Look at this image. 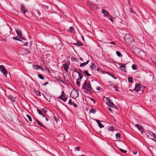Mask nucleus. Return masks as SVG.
Wrapping results in <instances>:
<instances>
[{"label":"nucleus","instance_id":"62","mask_svg":"<svg viewBox=\"0 0 156 156\" xmlns=\"http://www.w3.org/2000/svg\"><path fill=\"white\" fill-rule=\"evenodd\" d=\"M49 83L48 82L45 83L44 84H42L43 86H45L46 85H47Z\"/></svg>","mask_w":156,"mask_h":156},{"label":"nucleus","instance_id":"48","mask_svg":"<svg viewBox=\"0 0 156 156\" xmlns=\"http://www.w3.org/2000/svg\"><path fill=\"white\" fill-rule=\"evenodd\" d=\"M72 105H73V106L75 108H77L78 106V105L76 104L74 102H73Z\"/></svg>","mask_w":156,"mask_h":156},{"label":"nucleus","instance_id":"6","mask_svg":"<svg viewBox=\"0 0 156 156\" xmlns=\"http://www.w3.org/2000/svg\"><path fill=\"white\" fill-rule=\"evenodd\" d=\"M21 6L20 10L22 13L25 14L26 13L28 12L27 10L25 8L23 5L22 4Z\"/></svg>","mask_w":156,"mask_h":156},{"label":"nucleus","instance_id":"15","mask_svg":"<svg viewBox=\"0 0 156 156\" xmlns=\"http://www.w3.org/2000/svg\"><path fill=\"white\" fill-rule=\"evenodd\" d=\"M101 12L104 15V16H108L109 15L107 11L105 10H102Z\"/></svg>","mask_w":156,"mask_h":156},{"label":"nucleus","instance_id":"33","mask_svg":"<svg viewBox=\"0 0 156 156\" xmlns=\"http://www.w3.org/2000/svg\"><path fill=\"white\" fill-rule=\"evenodd\" d=\"M12 38L14 40H17L18 41H22V40H20V39H18V37H12Z\"/></svg>","mask_w":156,"mask_h":156},{"label":"nucleus","instance_id":"43","mask_svg":"<svg viewBox=\"0 0 156 156\" xmlns=\"http://www.w3.org/2000/svg\"><path fill=\"white\" fill-rule=\"evenodd\" d=\"M43 8L44 9L47 10L48 9L49 6L46 5H44L43 6Z\"/></svg>","mask_w":156,"mask_h":156},{"label":"nucleus","instance_id":"45","mask_svg":"<svg viewBox=\"0 0 156 156\" xmlns=\"http://www.w3.org/2000/svg\"><path fill=\"white\" fill-rule=\"evenodd\" d=\"M41 14V12L39 11H37L36 12V15L37 16H40Z\"/></svg>","mask_w":156,"mask_h":156},{"label":"nucleus","instance_id":"17","mask_svg":"<svg viewBox=\"0 0 156 156\" xmlns=\"http://www.w3.org/2000/svg\"><path fill=\"white\" fill-rule=\"evenodd\" d=\"M63 65L64 70L66 72H68V69L69 67L68 64H64Z\"/></svg>","mask_w":156,"mask_h":156},{"label":"nucleus","instance_id":"58","mask_svg":"<svg viewBox=\"0 0 156 156\" xmlns=\"http://www.w3.org/2000/svg\"><path fill=\"white\" fill-rule=\"evenodd\" d=\"M71 60L73 62H74L76 60V58L74 57H73V58L71 59Z\"/></svg>","mask_w":156,"mask_h":156},{"label":"nucleus","instance_id":"31","mask_svg":"<svg viewBox=\"0 0 156 156\" xmlns=\"http://www.w3.org/2000/svg\"><path fill=\"white\" fill-rule=\"evenodd\" d=\"M108 129L110 131H113L114 130V127L113 126H110L108 127Z\"/></svg>","mask_w":156,"mask_h":156},{"label":"nucleus","instance_id":"34","mask_svg":"<svg viewBox=\"0 0 156 156\" xmlns=\"http://www.w3.org/2000/svg\"><path fill=\"white\" fill-rule=\"evenodd\" d=\"M80 81H81V80H77L76 81V84H77V86L78 87H80Z\"/></svg>","mask_w":156,"mask_h":156},{"label":"nucleus","instance_id":"59","mask_svg":"<svg viewBox=\"0 0 156 156\" xmlns=\"http://www.w3.org/2000/svg\"><path fill=\"white\" fill-rule=\"evenodd\" d=\"M65 94L64 92V91H62V94L61 95L63 96V95H65Z\"/></svg>","mask_w":156,"mask_h":156},{"label":"nucleus","instance_id":"1","mask_svg":"<svg viewBox=\"0 0 156 156\" xmlns=\"http://www.w3.org/2000/svg\"><path fill=\"white\" fill-rule=\"evenodd\" d=\"M124 38L125 42L129 45L131 44L134 41L133 36L130 34H126Z\"/></svg>","mask_w":156,"mask_h":156},{"label":"nucleus","instance_id":"39","mask_svg":"<svg viewBox=\"0 0 156 156\" xmlns=\"http://www.w3.org/2000/svg\"><path fill=\"white\" fill-rule=\"evenodd\" d=\"M37 111L38 112V113L41 115L42 114V111L41 110L39 109H37Z\"/></svg>","mask_w":156,"mask_h":156},{"label":"nucleus","instance_id":"11","mask_svg":"<svg viewBox=\"0 0 156 156\" xmlns=\"http://www.w3.org/2000/svg\"><path fill=\"white\" fill-rule=\"evenodd\" d=\"M16 31L17 35L19 37H21L22 36V34L21 30L20 29L16 30Z\"/></svg>","mask_w":156,"mask_h":156},{"label":"nucleus","instance_id":"23","mask_svg":"<svg viewBox=\"0 0 156 156\" xmlns=\"http://www.w3.org/2000/svg\"><path fill=\"white\" fill-rule=\"evenodd\" d=\"M83 72L87 76L89 77L91 76V75L89 73H88L87 70H85Z\"/></svg>","mask_w":156,"mask_h":156},{"label":"nucleus","instance_id":"12","mask_svg":"<svg viewBox=\"0 0 156 156\" xmlns=\"http://www.w3.org/2000/svg\"><path fill=\"white\" fill-rule=\"evenodd\" d=\"M65 136L63 134H61L60 136L58 137V139L61 141H63L64 140Z\"/></svg>","mask_w":156,"mask_h":156},{"label":"nucleus","instance_id":"4","mask_svg":"<svg viewBox=\"0 0 156 156\" xmlns=\"http://www.w3.org/2000/svg\"><path fill=\"white\" fill-rule=\"evenodd\" d=\"M0 70L4 74L5 76H7V71L3 65H0Z\"/></svg>","mask_w":156,"mask_h":156},{"label":"nucleus","instance_id":"20","mask_svg":"<svg viewBox=\"0 0 156 156\" xmlns=\"http://www.w3.org/2000/svg\"><path fill=\"white\" fill-rule=\"evenodd\" d=\"M89 62V60H88L87 62H84L83 63H81L80 65V67H83L84 66L86 65L87 64H88Z\"/></svg>","mask_w":156,"mask_h":156},{"label":"nucleus","instance_id":"49","mask_svg":"<svg viewBox=\"0 0 156 156\" xmlns=\"http://www.w3.org/2000/svg\"><path fill=\"white\" fill-rule=\"evenodd\" d=\"M89 98H90V100L94 102V104L95 103L96 101L94 99L90 97H89Z\"/></svg>","mask_w":156,"mask_h":156},{"label":"nucleus","instance_id":"28","mask_svg":"<svg viewBox=\"0 0 156 156\" xmlns=\"http://www.w3.org/2000/svg\"><path fill=\"white\" fill-rule=\"evenodd\" d=\"M116 53L118 56L119 57H121L122 56V54L119 51H116Z\"/></svg>","mask_w":156,"mask_h":156},{"label":"nucleus","instance_id":"52","mask_svg":"<svg viewBox=\"0 0 156 156\" xmlns=\"http://www.w3.org/2000/svg\"><path fill=\"white\" fill-rule=\"evenodd\" d=\"M46 109H45V108H44V109H42V110L43 111V112L45 113H46L47 112V111L46 110Z\"/></svg>","mask_w":156,"mask_h":156},{"label":"nucleus","instance_id":"2","mask_svg":"<svg viewBox=\"0 0 156 156\" xmlns=\"http://www.w3.org/2000/svg\"><path fill=\"white\" fill-rule=\"evenodd\" d=\"M90 81L89 83L87 82V80L84 82L83 86L82 88L85 90H90L92 89V87L90 83Z\"/></svg>","mask_w":156,"mask_h":156},{"label":"nucleus","instance_id":"24","mask_svg":"<svg viewBox=\"0 0 156 156\" xmlns=\"http://www.w3.org/2000/svg\"><path fill=\"white\" fill-rule=\"evenodd\" d=\"M128 81L129 83H132L133 82V78L131 77H129L128 78Z\"/></svg>","mask_w":156,"mask_h":156},{"label":"nucleus","instance_id":"14","mask_svg":"<svg viewBox=\"0 0 156 156\" xmlns=\"http://www.w3.org/2000/svg\"><path fill=\"white\" fill-rule=\"evenodd\" d=\"M133 52L134 53H136L137 54L140 53V50L139 48L135 47L133 48Z\"/></svg>","mask_w":156,"mask_h":156},{"label":"nucleus","instance_id":"35","mask_svg":"<svg viewBox=\"0 0 156 156\" xmlns=\"http://www.w3.org/2000/svg\"><path fill=\"white\" fill-rule=\"evenodd\" d=\"M26 116L28 118V119H29V121L30 122L32 121V119L31 117L29 115L27 114L26 115Z\"/></svg>","mask_w":156,"mask_h":156},{"label":"nucleus","instance_id":"9","mask_svg":"<svg viewBox=\"0 0 156 156\" xmlns=\"http://www.w3.org/2000/svg\"><path fill=\"white\" fill-rule=\"evenodd\" d=\"M71 44L74 45H76L77 46L80 47V46H83V44L81 43L80 42V41H79L78 40L77 41L76 43H71Z\"/></svg>","mask_w":156,"mask_h":156},{"label":"nucleus","instance_id":"25","mask_svg":"<svg viewBox=\"0 0 156 156\" xmlns=\"http://www.w3.org/2000/svg\"><path fill=\"white\" fill-rule=\"evenodd\" d=\"M120 133H116L115 134V136L116 139H118L119 138H120L121 136Z\"/></svg>","mask_w":156,"mask_h":156},{"label":"nucleus","instance_id":"53","mask_svg":"<svg viewBox=\"0 0 156 156\" xmlns=\"http://www.w3.org/2000/svg\"><path fill=\"white\" fill-rule=\"evenodd\" d=\"M155 138H151V139L152 140L156 143V137H154Z\"/></svg>","mask_w":156,"mask_h":156},{"label":"nucleus","instance_id":"61","mask_svg":"<svg viewBox=\"0 0 156 156\" xmlns=\"http://www.w3.org/2000/svg\"><path fill=\"white\" fill-rule=\"evenodd\" d=\"M95 121L98 124L100 122L99 120L98 119H95Z\"/></svg>","mask_w":156,"mask_h":156},{"label":"nucleus","instance_id":"3","mask_svg":"<svg viewBox=\"0 0 156 156\" xmlns=\"http://www.w3.org/2000/svg\"><path fill=\"white\" fill-rule=\"evenodd\" d=\"M107 100L108 101L106 103V104L108 105L109 106H110L111 107L113 108H117L116 106L111 101L110 99L108 98H106Z\"/></svg>","mask_w":156,"mask_h":156},{"label":"nucleus","instance_id":"36","mask_svg":"<svg viewBox=\"0 0 156 156\" xmlns=\"http://www.w3.org/2000/svg\"><path fill=\"white\" fill-rule=\"evenodd\" d=\"M69 30L70 32H72L74 30V28L73 27H69Z\"/></svg>","mask_w":156,"mask_h":156},{"label":"nucleus","instance_id":"5","mask_svg":"<svg viewBox=\"0 0 156 156\" xmlns=\"http://www.w3.org/2000/svg\"><path fill=\"white\" fill-rule=\"evenodd\" d=\"M73 93L74 94L73 97H72L73 98H76L78 97L79 93L77 90L75 89L74 88L73 89V91L71 93Z\"/></svg>","mask_w":156,"mask_h":156},{"label":"nucleus","instance_id":"44","mask_svg":"<svg viewBox=\"0 0 156 156\" xmlns=\"http://www.w3.org/2000/svg\"><path fill=\"white\" fill-rule=\"evenodd\" d=\"M73 102L72 101V100L71 99H70L68 104L70 105H72Z\"/></svg>","mask_w":156,"mask_h":156},{"label":"nucleus","instance_id":"21","mask_svg":"<svg viewBox=\"0 0 156 156\" xmlns=\"http://www.w3.org/2000/svg\"><path fill=\"white\" fill-rule=\"evenodd\" d=\"M9 98L10 99L11 101H12L13 102L15 101V98L11 95H9L8 96Z\"/></svg>","mask_w":156,"mask_h":156},{"label":"nucleus","instance_id":"27","mask_svg":"<svg viewBox=\"0 0 156 156\" xmlns=\"http://www.w3.org/2000/svg\"><path fill=\"white\" fill-rule=\"evenodd\" d=\"M61 77L58 76V77L56 78V79L57 80H58V81H60L61 82L64 83V82H63V81L62 80V79H61Z\"/></svg>","mask_w":156,"mask_h":156},{"label":"nucleus","instance_id":"51","mask_svg":"<svg viewBox=\"0 0 156 156\" xmlns=\"http://www.w3.org/2000/svg\"><path fill=\"white\" fill-rule=\"evenodd\" d=\"M109 20L112 22L113 23V22L114 21V20L112 18H110V16L109 17Z\"/></svg>","mask_w":156,"mask_h":156},{"label":"nucleus","instance_id":"60","mask_svg":"<svg viewBox=\"0 0 156 156\" xmlns=\"http://www.w3.org/2000/svg\"><path fill=\"white\" fill-rule=\"evenodd\" d=\"M133 153L135 155H136L137 154V152L136 151H133Z\"/></svg>","mask_w":156,"mask_h":156},{"label":"nucleus","instance_id":"18","mask_svg":"<svg viewBox=\"0 0 156 156\" xmlns=\"http://www.w3.org/2000/svg\"><path fill=\"white\" fill-rule=\"evenodd\" d=\"M135 126L139 130H140L141 132L142 130H143V129L142 128V126H140L139 124H136L135 125Z\"/></svg>","mask_w":156,"mask_h":156},{"label":"nucleus","instance_id":"26","mask_svg":"<svg viewBox=\"0 0 156 156\" xmlns=\"http://www.w3.org/2000/svg\"><path fill=\"white\" fill-rule=\"evenodd\" d=\"M90 68L92 70H94L96 69L95 66L93 63H92V65L90 66Z\"/></svg>","mask_w":156,"mask_h":156},{"label":"nucleus","instance_id":"42","mask_svg":"<svg viewBox=\"0 0 156 156\" xmlns=\"http://www.w3.org/2000/svg\"><path fill=\"white\" fill-rule=\"evenodd\" d=\"M34 66V69H38L39 68H40V66L38 65H36Z\"/></svg>","mask_w":156,"mask_h":156},{"label":"nucleus","instance_id":"54","mask_svg":"<svg viewBox=\"0 0 156 156\" xmlns=\"http://www.w3.org/2000/svg\"><path fill=\"white\" fill-rule=\"evenodd\" d=\"M54 119H55V121H56V122H57L58 121V119H57L56 117L55 116H54Z\"/></svg>","mask_w":156,"mask_h":156},{"label":"nucleus","instance_id":"16","mask_svg":"<svg viewBox=\"0 0 156 156\" xmlns=\"http://www.w3.org/2000/svg\"><path fill=\"white\" fill-rule=\"evenodd\" d=\"M147 133L151 136L154 137H156V134L152 132L151 131H148L147 132Z\"/></svg>","mask_w":156,"mask_h":156},{"label":"nucleus","instance_id":"63","mask_svg":"<svg viewBox=\"0 0 156 156\" xmlns=\"http://www.w3.org/2000/svg\"><path fill=\"white\" fill-rule=\"evenodd\" d=\"M110 44H115V42H113V41H111L110 42Z\"/></svg>","mask_w":156,"mask_h":156},{"label":"nucleus","instance_id":"41","mask_svg":"<svg viewBox=\"0 0 156 156\" xmlns=\"http://www.w3.org/2000/svg\"><path fill=\"white\" fill-rule=\"evenodd\" d=\"M98 126L100 128H102L104 127V126L103 125V124L100 122L99 124H98Z\"/></svg>","mask_w":156,"mask_h":156},{"label":"nucleus","instance_id":"30","mask_svg":"<svg viewBox=\"0 0 156 156\" xmlns=\"http://www.w3.org/2000/svg\"><path fill=\"white\" fill-rule=\"evenodd\" d=\"M118 64L120 65V68H124L125 67V64L123 63H119Z\"/></svg>","mask_w":156,"mask_h":156},{"label":"nucleus","instance_id":"50","mask_svg":"<svg viewBox=\"0 0 156 156\" xmlns=\"http://www.w3.org/2000/svg\"><path fill=\"white\" fill-rule=\"evenodd\" d=\"M80 149V148L79 147H76V150L77 151H79Z\"/></svg>","mask_w":156,"mask_h":156},{"label":"nucleus","instance_id":"47","mask_svg":"<svg viewBox=\"0 0 156 156\" xmlns=\"http://www.w3.org/2000/svg\"><path fill=\"white\" fill-rule=\"evenodd\" d=\"M120 150V151L124 153H126L127 152V151L125 150H123L122 149H121V148H120L119 149Z\"/></svg>","mask_w":156,"mask_h":156},{"label":"nucleus","instance_id":"57","mask_svg":"<svg viewBox=\"0 0 156 156\" xmlns=\"http://www.w3.org/2000/svg\"><path fill=\"white\" fill-rule=\"evenodd\" d=\"M108 109L109 111L113 113V112L112 111V110L110 108H108Z\"/></svg>","mask_w":156,"mask_h":156},{"label":"nucleus","instance_id":"22","mask_svg":"<svg viewBox=\"0 0 156 156\" xmlns=\"http://www.w3.org/2000/svg\"><path fill=\"white\" fill-rule=\"evenodd\" d=\"M36 121L37 122L40 126H43V127H44V128L45 129H47L46 128V127H45V126H44V125H42L41 123L39 121V120L37 119H36Z\"/></svg>","mask_w":156,"mask_h":156},{"label":"nucleus","instance_id":"46","mask_svg":"<svg viewBox=\"0 0 156 156\" xmlns=\"http://www.w3.org/2000/svg\"><path fill=\"white\" fill-rule=\"evenodd\" d=\"M113 88L115 89V90L116 91L119 92V90L118 89V87L116 86H114Z\"/></svg>","mask_w":156,"mask_h":156},{"label":"nucleus","instance_id":"19","mask_svg":"<svg viewBox=\"0 0 156 156\" xmlns=\"http://www.w3.org/2000/svg\"><path fill=\"white\" fill-rule=\"evenodd\" d=\"M78 74L79 76V78H78L77 80H81L82 79V78L83 77V75L82 73H80V72H79V73H78Z\"/></svg>","mask_w":156,"mask_h":156},{"label":"nucleus","instance_id":"55","mask_svg":"<svg viewBox=\"0 0 156 156\" xmlns=\"http://www.w3.org/2000/svg\"><path fill=\"white\" fill-rule=\"evenodd\" d=\"M110 75L111 76H112V77H113L115 79H117V78L116 77H115L114 76V75L113 74H110V75Z\"/></svg>","mask_w":156,"mask_h":156},{"label":"nucleus","instance_id":"7","mask_svg":"<svg viewBox=\"0 0 156 156\" xmlns=\"http://www.w3.org/2000/svg\"><path fill=\"white\" fill-rule=\"evenodd\" d=\"M141 89V85L140 83H138L135 86L134 90L136 91H138L139 90Z\"/></svg>","mask_w":156,"mask_h":156},{"label":"nucleus","instance_id":"13","mask_svg":"<svg viewBox=\"0 0 156 156\" xmlns=\"http://www.w3.org/2000/svg\"><path fill=\"white\" fill-rule=\"evenodd\" d=\"M34 93L37 96H41V92L39 90H37L36 89L34 90Z\"/></svg>","mask_w":156,"mask_h":156},{"label":"nucleus","instance_id":"32","mask_svg":"<svg viewBox=\"0 0 156 156\" xmlns=\"http://www.w3.org/2000/svg\"><path fill=\"white\" fill-rule=\"evenodd\" d=\"M38 77L42 80H44V77L41 74H38Z\"/></svg>","mask_w":156,"mask_h":156},{"label":"nucleus","instance_id":"38","mask_svg":"<svg viewBox=\"0 0 156 156\" xmlns=\"http://www.w3.org/2000/svg\"><path fill=\"white\" fill-rule=\"evenodd\" d=\"M129 10H130V11L132 13H134L135 14H136V12H135L134 11H133V9L131 8H130L129 9Z\"/></svg>","mask_w":156,"mask_h":156},{"label":"nucleus","instance_id":"56","mask_svg":"<svg viewBox=\"0 0 156 156\" xmlns=\"http://www.w3.org/2000/svg\"><path fill=\"white\" fill-rule=\"evenodd\" d=\"M74 71L78 73H79V72H78V71L76 69V68H75V69L74 70Z\"/></svg>","mask_w":156,"mask_h":156},{"label":"nucleus","instance_id":"64","mask_svg":"<svg viewBox=\"0 0 156 156\" xmlns=\"http://www.w3.org/2000/svg\"><path fill=\"white\" fill-rule=\"evenodd\" d=\"M40 69L42 71H44L43 68L42 67L40 66Z\"/></svg>","mask_w":156,"mask_h":156},{"label":"nucleus","instance_id":"10","mask_svg":"<svg viewBox=\"0 0 156 156\" xmlns=\"http://www.w3.org/2000/svg\"><path fill=\"white\" fill-rule=\"evenodd\" d=\"M21 39H23V40H24V41L23 42L21 41V43H20V44L22 45H25V46H27L28 44V43L26 41V40L24 38H21Z\"/></svg>","mask_w":156,"mask_h":156},{"label":"nucleus","instance_id":"8","mask_svg":"<svg viewBox=\"0 0 156 156\" xmlns=\"http://www.w3.org/2000/svg\"><path fill=\"white\" fill-rule=\"evenodd\" d=\"M67 98L68 97L66 96V95H63V96L61 95L58 98L62 100L64 102H66L67 100Z\"/></svg>","mask_w":156,"mask_h":156},{"label":"nucleus","instance_id":"29","mask_svg":"<svg viewBox=\"0 0 156 156\" xmlns=\"http://www.w3.org/2000/svg\"><path fill=\"white\" fill-rule=\"evenodd\" d=\"M96 112V110L93 109H91L90 110V113L93 114H95Z\"/></svg>","mask_w":156,"mask_h":156},{"label":"nucleus","instance_id":"40","mask_svg":"<svg viewBox=\"0 0 156 156\" xmlns=\"http://www.w3.org/2000/svg\"><path fill=\"white\" fill-rule=\"evenodd\" d=\"M120 69L121 70V71L122 72L125 73L126 72V70L125 68H120Z\"/></svg>","mask_w":156,"mask_h":156},{"label":"nucleus","instance_id":"37","mask_svg":"<svg viewBox=\"0 0 156 156\" xmlns=\"http://www.w3.org/2000/svg\"><path fill=\"white\" fill-rule=\"evenodd\" d=\"M132 69L134 70H136L137 69L136 65L133 64L132 66Z\"/></svg>","mask_w":156,"mask_h":156}]
</instances>
